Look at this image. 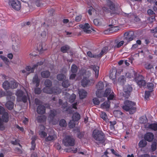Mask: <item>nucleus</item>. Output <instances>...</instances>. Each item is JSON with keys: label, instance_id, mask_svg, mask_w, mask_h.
Returning <instances> with one entry per match:
<instances>
[{"label": "nucleus", "instance_id": "f257e3e1", "mask_svg": "<svg viewBox=\"0 0 157 157\" xmlns=\"http://www.w3.org/2000/svg\"><path fill=\"white\" fill-rule=\"evenodd\" d=\"M46 86L43 89L44 92L49 94L55 93L59 94L61 92V90L58 88L56 87L51 89L50 87L52 86V83L50 80L47 79L44 82Z\"/></svg>", "mask_w": 157, "mask_h": 157}, {"label": "nucleus", "instance_id": "f03ea898", "mask_svg": "<svg viewBox=\"0 0 157 157\" xmlns=\"http://www.w3.org/2000/svg\"><path fill=\"white\" fill-rule=\"evenodd\" d=\"M122 108L126 111H128L130 114H132L136 111V104L132 101L127 100L124 101Z\"/></svg>", "mask_w": 157, "mask_h": 157}, {"label": "nucleus", "instance_id": "7ed1b4c3", "mask_svg": "<svg viewBox=\"0 0 157 157\" xmlns=\"http://www.w3.org/2000/svg\"><path fill=\"white\" fill-rule=\"evenodd\" d=\"M92 136L95 140L100 143H103L105 141L104 134L101 131L94 130L93 132Z\"/></svg>", "mask_w": 157, "mask_h": 157}, {"label": "nucleus", "instance_id": "20e7f679", "mask_svg": "<svg viewBox=\"0 0 157 157\" xmlns=\"http://www.w3.org/2000/svg\"><path fill=\"white\" fill-rule=\"evenodd\" d=\"M12 48L15 52H18L20 50V41L18 37L14 35L13 36L12 38Z\"/></svg>", "mask_w": 157, "mask_h": 157}, {"label": "nucleus", "instance_id": "39448f33", "mask_svg": "<svg viewBox=\"0 0 157 157\" xmlns=\"http://www.w3.org/2000/svg\"><path fill=\"white\" fill-rule=\"evenodd\" d=\"M6 95L7 100L10 101L6 102V106L9 109H12L13 108L14 106L13 103L12 101L15 100V97L13 95V94L11 92L9 91L7 92Z\"/></svg>", "mask_w": 157, "mask_h": 157}, {"label": "nucleus", "instance_id": "423d86ee", "mask_svg": "<svg viewBox=\"0 0 157 157\" xmlns=\"http://www.w3.org/2000/svg\"><path fill=\"white\" fill-rule=\"evenodd\" d=\"M2 86L5 90H7L10 88L13 89L16 88L17 86V83L14 80L10 82L6 81L3 82Z\"/></svg>", "mask_w": 157, "mask_h": 157}, {"label": "nucleus", "instance_id": "0eeeda50", "mask_svg": "<svg viewBox=\"0 0 157 157\" xmlns=\"http://www.w3.org/2000/svg\"><path fill=\"white\" fill-rule=\"evenodd\" d=\"M8 4L9 6L14 9L18 10L21 8V4L18 0H9Z\"/></svg>", "mask_w": 157, "mask_h": 157}, {"label": "nucleus", "instance_id": "6e6552de", "mask_svg": "<svg viewBox=\"0 0 157 157\" xmlns=\"http://www.w3.org/2000/svg\"><path fill=\"white\" fill-rule=\"evenodd\" d=\"M75 142L74 139L68 136H66L63 140V144L66 146H74Z\"/></svg>", "mask_w": 157, "mask_h": 157}, {"label": "nucleus", "instance_id": "1a4fd4ad", "mask_svg": "<svg viewBox=\"0 0 157 157\" xmlns=\"http://www.w3.org/2000/svg\"><path fill=\"white\" fill-rule=\"evenodd\" d=\"M16 95L17 97V100L18 101H22L25 102L27 100V96L24 95L23 92L21 90H18L16 92Z\"/></svg>", "mask_w": 157, "mask_h": 157}, {"label": "nucleus", "instance_id": "9d476101", "mask_svg": "<svg viewBox=\"0 0 157 157\" xmlns=\"http://www.w3.org/2000/svg\"><path fill=\"white\" fill-rule=\"evenodd\" d=\"M56 114V111L54 110H51L48 118V120L50 123L55 124L58 122V121L54 119V117Z\"/></svg>", "mask_w": 157, "mask_h": 157}, {"label": "nucleus", "instance_id": "9b49d317", "mask_svg": "<svg viewBox=\"0 0 157 157\" xmlns=\"http://www.w3.org/2000/svg\"><path fill=\"white\" fill-rule=\"evenodd\" d=\"M108 4L109 5V8H108L105 6L104 7L102 8L103 10L104 11L106 12H110L111 13H114L115 12V8L114 5L109 0H106Z\"/></svg>", "mask_w": 157, "mask_h": 157}, {"label": "nucleus", "instance_id": "f8f14e48", "mask_svg": "<svg viewBox=\"0 0 157 157\" xmlns=\"http://www.w3.org/2000/svg\"><path fill=\"white\" fill-rule=\"evenodd\" d=\"M104 87V84L102 82H99L96 85L97 91L96 94L98 98L101 97L102 94L101 93V90L103 89Z\"/></svg>", "mask_w": 157, "mask_h": 157}, {"label": "nucleus", "instance_id": "ddd939ff", "mask_svg": "<svg viewBox=\"0 0 157 157\" xmlns=\"http://www.w3.org/2000/svg\"><path fill=\"white\" fill-rule=\"evenodd\" d=\"M109 95L108 98V100L113 99L115 97V95L113 92L109 88H107L105 91L103 96L105 97H107Z\"/></svg>", "mask_w": 157, "mask_h": 157}, {"label": "nucleus", "instance_id": "4468645a", "mask_svg": "<svg viewBox=\"0 0 157 157\" xmlns=\"http://www.w3.org/2000/svg\"><path fill=\"white\" fill-rule=\"evenodd\" d=\"M43 64V62L42 61H41L38 62L37 64L33 65L32 67L29 66H27L25 67V70H26L29 74L31 73H33L34 71V69L37 68L38 65H41Z\"/></svg>", "mask_w": 157, "mask_h": 157}, {"label": "nucleus", "instance_id": "2eb2a0df", "mask_svg": "<svg viewBox=\"0 0 157 157\" xmlns=\"http://www.w3.org/2000/svg\"><path fill=\"white\" fill-rule=\"evenodd\" d=\"M48 136L45 138V141L48 142L53 141L56 140L57 138L56 134H55L54 130H52L50 133L48 134Z\"/></svg>", "mask_w": 157, "mask_h": 157}, {"label": "nucleus", "instance_id": "dca6fc26", "mask_svg": "<svg viewBox=\"0 0 157 157\" xmlns=\"http://www.w3.org/2000/svg\"><path fill=\"white\" fill-rule=\"evenodd\" d=\"M0 114H2V119L3 121L7 122L8 121V113L5 112V110L4 108L0 106Z\"/></svg>", "mask_w": 157, "mask_h": 157}, {"label": "nucleus", "instance_id": "f3484780", "mask_svg": "<svg viewBox=\"0 0 157 157\" xmlns=\"http://www.w3.org/2000/svg\"><path fill=\"white\" fill-rule=\"evenodd\" d=\"M125 39L127 40L128 42L132 40L134 38V33L132 31H129L126 32L124 33Z\"/></svg>", "mask_w": 157, "mask_h": 157}, {"label": "nucleus", "instance_id": "a211bd4d", "mask_svg": "<svg viewBox=\"0 0 157 157\" xmlns=\"http://www.w3.org/2000/svg\"><path fill=\"white\" fill-rule=\"evenodd\" d=\"M135 80L137 84L140 87L144 86L145 85L146 82L143 79V77L142 75H139L137 78H136Z\"/></svg>", "mask_w": 157, "mask_h": 157}, {"label": "nucleus", "instance_id": "6ab92c4d", "mask_svg": "<svg viewBox=\"0 0 157 157\" xmlns=\"http://www.w3.org/2000/svg\"><path fill=\"white\" fill-rule=\"evenodd\" d=\"M79 27L82 29L84 31L87 33H90L91 31L90 29V26L89 24L85 23L84 25H80Z\"/></svg>", "mask_w": 157, "mask_h": 157}, {"label": "nucleus", "instance_id": "aec40b11", "mask_svg": "<svg viewBox=\"0 0 157 157\" xmlns=\"http://www.w3.org/2000/svg\"><path fill=\"white\" fill-rule=\"evenodd\" d=\"M124 43V40H115L112 48H119L122 46Z\"/></svg>", "mask_w": 157, "mask_h": 157}, {"label": "nucleus", "instance_id": "412c9836", "mask_svg": "<svg viewBox=\"0 0 157 157\" xmlns=\"http://www.w3.org/2000/svg\"><path fill=\"white\" fill-rule=\"evenodd\" d=\"M40 130L39 134L41 138H45L47 135V133L44 131L45 128L44 125H40L39 126Z\"/></svg>", "mask_w": 157, "mask_h": 157}, {"label": "nucleus", "instance_id": "4be33fe9", "mask_svg": "<svg viewBox=\"0 0 157 157\" xmlns=\"http://www.w3.org/2000/svg\"><path fill=\"white\" fill-rule=\"evenodd\" d=\"M154 138L153 134L151 132L147 133L144 136V139L148 142H151Z\"/></svg>", "mask_w": 157, "mask_h": 157}, {"label": "nucleus", "instance_id": "5701e85b", "mask_svg": "<svg viewBox=\"0 0 157 157\" xmlns=\"http://www.w3.org/2000/svg\"><path fill=\"white\" fill-rule=\"evenodd\" d=\"M146 128H148L154 131L157 130V124L152 123L150 124L147 123L145 125Z\"/></svg>", "mask_w": 157, "mask_h": 157}, {"label": "nucleus", "instance_id": "b1692460", "mask_svg": "<svg viewBox=\"0 0 157 157\" xmlns=\"http://www.w3.org/2000/svg\"><path fill=\"white\" fill-rule=\"evenodd\" d=\"M66 95V98L68 99L69 101L71 102H73L75 99L76 95L75 94H72L70 96L69 94L67 93Z\"/></svg>", "mask_w": 157, "mask_h": 157}, {"label": "nucleus", "instance_id": "393cba45", "mask_svg": "<svg viewBox=\"0 0 157 157\" xmlns=\"http://www.w3.org/2000/svg\"><path fill=\"white\" fill-rule=\"evenodd\" d=\"M124 91L126 95H129L130 93L132 91V88L129 85L125 86L124 87Z\"/></svg>", "mask_w": 157, "mask_h": 157}, {"label": "nucleus", "instance_id": "a878e982", "mask_svg": "<svg viewBox=\"0 0 157 157\" xmlns=\"http://www.w3.org/2000/svg\"><path fill=\"white\" fill-rule=\"evenodd\" d=\"M109 50V48L108 47H105L102 49L100 53L98 54V57H101L103 55L106 54Z\"/></svg>", "mask_w": 157, "mask_h": 157}, {"label": "nucleus", "instance_id": "bb28decb", "mask_svg": "<svg viewBox=\"0 0 157 157\" xmlns=\"http://www.w3.org/2000/svg\"><path fill=\"white\" fill-rule=\"evenodd\" d=\"M33 84H35L36 86H38L40 84V80L37 75H35L33 78Z\"/></svg>", "mask_w": 157, "mask_h": 157}, {"label": "nucleus", "instance_id": "cd10ccee", "mask_svg": "<svg viewBox=\"0 0 157 157\" xmlns=\"http://www.w3.org/2000/svg\"><path fill=\"white\" fill-rule=\"evenodd\" d=\"M37 111L39 114H43L45 112V108L44 106L39 105L37 108Z\"/></svg>", "mask_w": 157, "mask_h": 157}, {"label": "nucleus", "instance_id": "c85d7f7f", "mask_svg": "<svg viewBox=\"0 0 157 157\" xmlns=\"http://www.w3.org/2000/svg\"><path fill=\"white\" fill-rule=\"evenodd\" d=\"M38 49L40 52H42L43 51L46 50L47 47L45 44L44 43H40L38 48Z\"/></svg>", "mask_w": 157, "mask_h": 157}, {"label": "nucleus", "instance_id": "c756f323", "mask_svg": "<svg viewBox=\"0 0 157 157\" xmlns=\"http://www.w3.org/2000/svg\"><path fill=\"white\" fill-rule=\"evenodd\" d=\"M79 94L80 99L84 98L87 95V93L83 90H81L79 91Z\"/></svg>", "mask_w": 157, "mask_h": 157}, {"label": "nucleus", "instance_id": "7c9ffc66", "mask_svg": "<svg viewBox=\"0 0 157 157\" xmlns=\"http://www.w3.org/2000/svg\"><path fill=\"white\" fill-rule=\"evenodd\" d=\"M90 81L87 78H83L82 82V84L83 86L85 87L87 85H90Z\"/></svg>", "mask_w": 157, "mask_h": 157}, {"label": "nucleus", "instance_id": "2f4dec72", "mask_svg": "<svg viewBox=\"0 0 157 157\" xmlns=\"http://www.w3.org/2000/svg\"><path fill=\"white\" fill-rule=\"evenodd\" d=\"M41 76L44 78H48L50 75V72L48 71H43L41 73Z\"/></svg>", "mask_w": 157, "mask_h": 157}, {"label": "nucleus", "instance_id": "473e14b6", "mask_svg": "<svg viewBox=\"0 0 157 157\" xmlns=\"http://www.w3.org/2000/svg\"><path fill=\"white\" fill-rule=\"evenodd\" d=\"M93 68V70L94 72L95 77L97 78L99 75V67L98 66H94Z\"/></svg>", "mask_w": 157, "mask_h": 157}, {"label": "nucleus", "instance_id": "72a5a7b5", "mask_svg": "<svg viewBox=\"0 0 157 157\" xmlns=\"http://www.w3.org/2000/svg\"><path fill=\"white\" fill-rule=\"evenodd\" d=\"M110 106V102L108 101L106 102H105L101 105V107L104 109H108Z\"/></svg>", "mask_w": 157, "mask_h": 157}, {"label": "nucleus", "instance_id": "f704fd0d", "mask_svg": "<svg viewBox=\"0 0 157 157\" xmlns=\"http://www.w3.org/2000/svg\"><path fill=\"white\" fill-rule=\"evenodd\" d=\"M147 144V142L145 140H141L139 143V146L140 147L143 148L145 147Z\"/></svg>", "mask_w": 157, "mask_h": 157}, {"label": "nucleus", "instance_id": "c9c22d12", "mask_svg": "<svg viewBox=\"0 0 157 157\" xmlns=\"http://www.w3.org/2000/svg\"><path fill=\"white\" fill-rule=\"evenodd\" d=\"M72 120L75 121H78L80 119V115L79 114L76 113H74L72 117Z\"/></svg>", "mask_w": 157, "mask_h": 157}, {"label": "nucleus", "instance_id": "e433bc0d", "mask_svg": "<svg viewBox=\"0 0 157 157\" xmlns=\"http://www.w3.org/2000/svg\"><path fill=\"white\" fill-rule=\"evenodd\" d=\"M37 119L39 122H42L46 120V117L45 116L41 115L37 117Z\"/></svg>", "mask_w": 157, "mask_h": 157}, {"label": "nucleus", "instance_id": "4c0bfd02", "mask_svg": "<svg viewBox=\"0 0 157 157\" xmlns=\"http://www.w3.org/2000/svg\"><path fill=\"white\" fill-rule=\"evenodd\" d=\"M0 58L7 65L10 63L9 60L6 57L2 55H0Z\"/></svg>", "mask_w": 157, "mask_h": 157}, {"label": "nucleus", "instance_id": "58836bf2", "mask_svg": "<svg viewBox=\"0 0 157 157\" xmlns=\"http://www.w3.org/2000/svg\"><path fill=\"white\" fill-rule=\"evenodd\" d=\"M48 33V30L47 29H46L45 30L41 31L40 34L42 38H44L46 37Z\"/></svg>", "mask_w": 157, "mask_h": 157}, {"label": "nucleus", "instance_id": "ea45409f", "mask_svg": "<svg viewBox=\"0 0 157 157\" xmlns=\"http://www.w3.org/2000/svg\"><path fill=\"white\" fill-rule=\"evenodd\" d=\"M101 19H94L93 21V22L94 24L97 26L101 25Z\"/></svg>", "mask_w": 157, "mask_h": 157}, {"label": "nucleus", "instance_id": "a19ab883", "mask_svg": "<svg viewBox=\"0 0 157 157\" xmlns=\"http://www.w3.org/2000/svg\"><path fill=\"white\" fill-rule=\"evenodd\" d=\"M125 81L124 76H120L118 79V82L121 85H123Z\"/></svg>", "mask_w": 157, "mask_h": 157}, {"label": "nucleus", "instance_id": "79ce46f5", "mask_svg": "<svg viewBox=\"0 0 157 157\" xmlns=\"http://www.w3.org/2000/svg\"><path fill=\"white\" fill-rule=\"evenodd\" d=\"M69 47L67 45H65L62 46L61 48V51L63 53L66 52L67 50L69 49Z\"/></svg>", "mask_w": 157, "mask_h": 157}, {"label": "nucleus", "instance_id": "37998d69", "mask_svg": "<svg viewBox=\"0 0 157 157\" xmlns=\"http://www.w3.org/2000/svg\"><path fill=\"white\" fill-rule=\"evenodd\" d=\"M66 78V76L63 74H59L57 76V79L60 81Z\"/></svg>", "mask_w": 157, "mask_h": 157}, {"label": "nucleus", "instance_id": "c03bdc74", "mask_svg": "<svg viewBox=\"0 0 157 157\" xmlns=\"http://www.w3.org/2000/svg\"><path fill=\"white\" fill-rule=\"evenodd\" d=\"M60 125L63 127H65L67 126L66 121L64 119L61 120L59 121Z\"/></svg>", "mask_w": 157, "mask_h": 157}, {"label": "nucleus", "instance_id": "a18cd8bd", "mask_svg": "<svg viewBox=\"0 0 157 157\" xmlns=\"http://www.w3.org/2000/svg\"><path fill=\"white\" fill-rule=\"evenodd\" d=\"M77 71V67L75 65H72L71 67V71L72 73H76Z\"/></svg>", "mask_w": 157, "mask_h": 157}, {"label": "nucleus", "instance_id": "49530a36", "mask_svg": "<svg viewBox=\"0 0 157 157\" xmlns=\"http://www.w3.org/2000/svg\"><path fill=\"white\" fill-rule=\"evenodd\" d=\"M62 86L64 87H67L69 86V83L68 80L64 81L62 83Z\"/></svg>", "mask_w": 157, "mask_h": 157}, {"label": "nucleus", "instance_id": "de8ad7c7", "mask_svg": "<svg viewBox=\"0 0 157 157\" xmlns=\"http://www.w3.org/2000/svg\"><path fill=\"white\" fill-rule=\"evenodd\" d=\"M101 117L104 121H106L107 117L106 114L104 112H101L100 114Z\"/></svg>", "mask_w": 157, "mask_h": 157}, {"label": "nucleus", "instance_id": "09e8293b", "mask_svg": "<svg viewBox=\"0 0 157 157\" xmlns=\"http://www.w3.org/2000/svg\"><path fill=\"white\" fill-rule=\"evenodd\" d=\"M75 121H73V120L70 121L69 123V127L70 128H73L74 127H75Z\"/></svg>", "mask_w": 157, "mask_h": 157}, {"label": "nucleus", "instance_id": "8fccbe9b", "mask_svg": "<svg viewBox=\"0 0 157 157\" xmlns=\"http://www.w3.org/2000/svg\"><path fill=\"white\" fill-rule=\"evenodd\" d=\"M87 55L89 57H90L99 58L98 56V54L93 55L90 51H89L87 52Z\"/></svg>", "mask_w": 157, "mask_h": 157}, {"label": "nucleus", "instance_id": "3c124183", "mask_svg": "<svg viewBox=\"0 0 157 157\" xmlns=\"http://www.w3.org/2000/svg\"><path fill=\"white\" fill-rule=\"evenodd\" d=\"M93 102L95 105H99L100 104V101L97 98H94L93 99Z\"/></svg>", "mask_w": 157, "mask_h": 157}, {"label": "nucleus", "instance_id": "603ef678", "mask_svg": "<svg viewBox=\"0 0 157 157\" xmlns=\"http://www.w3.org/2000/svg\"><path fill=\"white\" fill-rule=\"evenodd\" d=\"M157 143L156 142H154L151 145V148L152 151H154L156 149Z\"/></svg>", "mask_w": 157, "mask_h": 157}, {"label": "nucleus", "instance_id": "864d4df0", "mask_svg": "<svg viewBox=\"0 0 157 157\" xmlns=\"http://www.w3.org/2000/svg\"><path fill=\"white\" fill-rule=\"evenodd\" d=\"M145 67L147 69H150L153 68V66L151 64L149 63L146 64L145 65Z\"/></svg>", "mask_w": 157, "mask_h": 157}, {"label": "nucleus", "instance_id": "5fc2aeb1", "mask_svg": "<svg viewBox=\"0 0 157 157\" xmlns=\"http://www.w3.org/2000/svg\"><path fill=\"white\" fill-rule=\"evenodd\" d=\"M105 151L106 153L109 154V155H110V152L114 154L115 152V151L113 149H107Z\"/></svg>", "mask_w": 157, "mask_h": 157}, {"label": "nucleus", "instance_id": "6e6d98bb", "mask_svg": "<svg viewBox=\"0 0 157 157\" xmlns=\"http://www.w3.org/2000/svg\"><path fill=\"white\" fill-rule=\"evenodd\" d=\"M110 30L113 32L117 31L119 30V27L117 26L112 27L110 28Z\"/></svg>", "mask_w": 157, "mask_h": 157}, {"label": "nucleus", "instance_id": "4d7b16f0", "mask_svg": "<svg viewBox=\"0 0 157 157\" xmlns=\"http://www.w3.org/2000/svg\"><path fill=\"white\" fill-rule=\"evenodd\" d=\"M151 33H154V35L155 37H157V27L151 31Z\"/></svg>", "mask_w": 157, "mask_h": 157}, {"label": "nucleus", "instance_id": "13d9d810", "mask_svg": "<svg viewBox=\"0 0 157 157\" xmlns=\"http://www.w3.org/2000/svg\"><path fill=\"white\" fill-rule=\"evenodd\" d=\"M34 91L36 94H39L41 92V90L39 88H36L35 89Z\"/></svg>", "mask_w": 157, "mask_h": 157}, {"label": "nucleus", "instance_id": "bf43d9fd", "mask_svg": "<svg viewBox=\"0 0 157 157\" xmlns=\"http://www.w3.org/2000/svg\"><path fill=\"white\" fill-rule=\"evenodd\" d=\"M150 92L148 91H146L145 92V98L147 100L150 95Z\"/></svg>", "mask_w": 157, "mask_h": 157}, {"label": "nucleus", "instance_id": "052dcab7", "mask_svg": "<svg viewBox=\"0 0 157 157\" xmlns=\"http://www.w3.org/2000/svg\"><path fill=\"white\" fill-rule=\"evenodd\" d=\"M3 121L0 118V129L3 130L4 128V126L3 123Z\"/></svg>", "mask_w": 157, "mask_h": 157}, {"label": "nucleus", "instance_id": "680f3d73", "mask_svg": "<svg viewBox=\"0 0 157 157\" xmlns=\"http://www.w3.org/2000/svg\"><path fill=\"white\" fill-rule=\"evenodd\" d=\"M11 143L14 145H17L18 144L19 146L21 147V145L19 144V142L18 141V140H15L14 141H12Z\"/></svg>", "mask_w": 157, "mask_h": 157}, {"label": "nucleus", "instance_id": "e2e57ef3", "mask_svg": "<svg viewBox=\"0 0 157 157\" xmlns=\"http://www.w3.org/2000/svg\"><path fill=\"white\" fill-rule=\"evenodd\" d=\"M82 18V16L81 15L77 16L75 18V21L76 22H79L80 21Z\"/></svg>", "mask_w": 157, "mask_h": 157}, {"label": "nucleus", "instance_id": "0e129e2a", "mask_svg": "<svg viewBox=\"0 0 157 157\" xmlns=\"http://www.w3.org/2000/svg\"><path fill=\"white\" fill-rule=\"evenodd\" d=\"M42 0H36V4L37 6H41V5L40 3V2Z\"/></svg>", "mask_w": 157, "mask_h": 157}, {"label": "nucleus", "instance_id": "69168bd1", "mask_svg": "<svg viewBox=\"0 0 157 157\" xmlns=\"http://www.w3.org/2000/svg\"><path fill=\"white\" fill-rule=\"evenodd\" d=\"M125 17H132V15L131 13H124V15Z\"/></svg>", "mask_w": 157, "mask_h": 157}, {"label": "nucleus", "instance_id": "338daca9", "mask_svg": "<svg viewBox=\"0 0 157 157\" xmlns=\"http://www.w3.org/2000/svg\"><path fill=\"white\" fill-rule=\"evenodd\" d=\"M147 87L149 89H151L153 88V84L152 83H150L148 84L147 85Z\"/></svg>", "mask_w": 157, "mask_h": 157}, {"label": "nucleus", "instance_id": "774afa93", "mask_svg": "<svg viewBox=\"0 0 157 157\" xmlns=\"http://www.w3.org/2000/svg\"><path fill=\"white\" fill-rule=\"evenodd\" d=\"M75 76V74L73 73V74H71L70 76V79L71 80L74 79Z\"/></svg>", "mask_w": 157, "mask_h": 157}]
</instances>
